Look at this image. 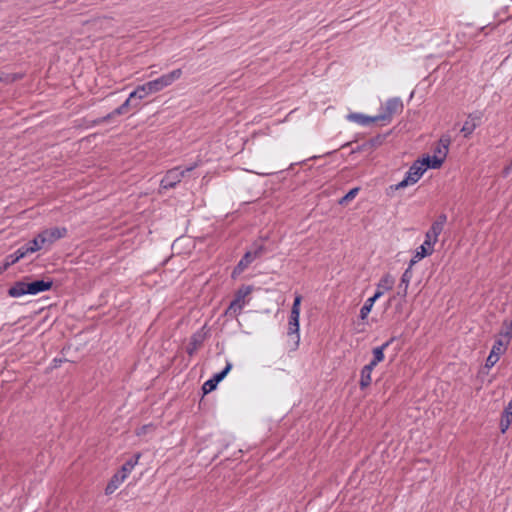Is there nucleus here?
<instances>
[{"label":"nucleus","mask_w":512,"mask_h":512,"mask_svg":"<svg viewBox=\"0 0 512 512\" xmlns=\"http://www.w3.org/2000/svg\"><path fill=\"white\" fill-rule=\"evenodd\" d=\"M40 236L39 234H37L32 240H30L29 242H27L26 244H24L22 247V249L25 251V254L28 255V254H32L34 252H37L41 249H45L44 248V245L41 244L40 242Z\"/></svg>","instance_id":"nucleus-17"},{"label":"nucleus","mask_w":512,"mask_h":512,"mask_svg":"<svg viewBox=\"0 0 512 512\" xmlns=\"http://www.w3.org/2000/svg\"><path fill=\"white\" fill-rule=\"evenodd\" d=\"M420 162L425 163V170H427L428 168H433V169L440 168L441 165L443 164L444 160L439 158V156H437V155H433V156H427V157L423 158L422 160H420Z\"/></svg>","instance_id":"nucleus-22"},{"label":"nucleus","mask_w":512,"mask_h":512,"mask_svg":"<svg viewBox=\"0 0 512 512\" xmlns=\"http://www.w3.org/2000/svg\"><path fill=\"white\" fill-rule=\"evenodd\" d=\"M20 78H21V77H20L19 75H16V74H15V75H12L11 77H10V76H8L7 78H3V77H1V76H0V82H2V81H5V82H13V81L18 80V79H20Z\"/></svg>","instance_id":"nucleus-36"},{"label":"nucleus","mask_w":512,"mask_h":512,"mask_svg":"<svg viewBox=\"0 0 512 512\" xmlns=\"http://www.w3.org/2000/svg\"><path fill=\"white\" fill-rule=\"evenodd\" d=\"M263 251V246H259L254 251L246 252L234 268L232 277L235 278L237 275H240L255 259L262 255Z\"/></svg>","instance_id":"nucleus-8"},{"label":"nucleus","mask_w":512,"mask_h":512,"mask_svg":"<svg viewBox=\"0 0 512 512\" xmlns=\"http://www.w3.org/2000/svg\"><path fill=\"white\" fill-rule=\"evenodd\" d=\"M202 343H203V338H202L201 334H199V333L193 334L191 336L189 345L187 347V353L189 355H193L197 351V349L202 345Z\"/></svg>","instance_id":"nucleus-24"},{"label":"nucleus","mask_w":512,"mask_h":512,"mask_svg":"<svg viewBox=\"0 0 512 512\" xmlns=\"http://www.w3.org/2000/svg\"><path fill=\"white\" fill-rule=\"evenodd\" d=\"M25 256H27V255L25 254V251L22 249V247L18 248L14 253L9 254L6 257V262H5V265H4V269H6L9 266L17 263L20 259L24 258Z\"/></svg>","instance_id":"nucleus-23"},{"label":"nucleus","mask_w":512,"mask_h":512,"mask_svg":"<svg viewBox=\"0 0 512 512\" xmlns=\"http://www.w3.org/2000/svg\"><path fill=\"white\" fill-rule=\"evenodd\" d=\"M252 292L251 286H242L240 287L236 293L233 300L243 304L245 306V298Z\"/></svg>","instance_id":"nucleus-26"},{"label":"nucleus","mask_w":512,"mask_h":512,"mask_svg":"<svg viewBox=\"0 0 512 512\" xmlns=\"http://www.w3.org/2000/svg\"><path fill=\"white\" fill-rule=\"evenodd\" d=\"M67 235L65 227H52L44 229L39 233L40 242L44 245L45 249L51 247L57 240L64 238Z\"/></svg>","instance_id":"nucleus-7"},{"label":"nucleus","mask_w":512,"mask_h":512,"mask_svg":"<svg viewBox=\"0 0 512 512\" xmlns=\"http://www.w3.org/2000/svg\"><path fill=\"white\" fill-rule=\"evenodd\" d=\"M511 423H512V420L501 416V420H500V430H501V432L505 433L508 430V428L511 425Z\"/></svg>","instance_id":"nucleus-34"},{"label":"nucleus","mask_w":512,"mask_h":512,"mask_svg":"<svg viewBox=\"0 0 512 512\" xmlns=\"http://www.w3.org/2000/svg\"><path fill=\"white\" fill-rule=\"evenodd\" d=\"M403 110V102L399 97L390 98L385 105L381 107V113L377 116L378 121L389 124L394 115L401 113Z\"/></svg>","instance_id":"nucleus-4"},{"label":"nucleus","mask_w":512,"mask_h":512,"mask_svg":"<svg viewBox=\"0 0 512 512\" xmlns=\"http://www.w3.org/2000/svg\"><path fill=\"white\" fill-rule=\"evenodd\" d=\"M302 296L296 295L290 316H289V322H288V335L289 336H295L296 343L299 342L300 334H299V319H300V306H301Z\"/></svg>","instance_id":"nucleus-6"},{"label":"nucleus","mask_w":512,"mask_h":512,"mask_svg":"<svg viewBox=\"0 0 512 512\" xmlns=\"http://www.w3.org/2000/svg\"><path fill=\"white\" fill-rule=\"evenodd\" d=\"M155 429H156L155 425H153L151 423L145 424L136 430V435L144 436L146 434L154 432Z\"/></svg>","instance_id":"nucleus-30"},{"label":"nucleus","mask_w":512,"mask_h":512,"mask_svg":"<svg viewBox=\"0 0 512 512\" xmlns=\"http://www.w3.org/2000/svg\"><path fill=\"white\" fill-rule=\"evenodd\" d=\"M125 481V478L120 475L118 472L115 473L111 480L109 481V483L107 484L106 488H105V493L107 495H110L112 494L114 491H116V489H118V487Z\"/></svg>","instance_id":"nucleus-21"},{"label":"nucleus","mask_w":512,"mask_h":512,"mask_svg":"<svg viewBox=\"0 0 512 512\" xmlns=\"http://www.w3.org/2000/svg\"><path fill=\"white\" fill-rule=\"evenodd\" d=\"M498 360H499V356L490 353L486 359L485 366L487 368H492L498 362Z\"/></svg>","instance_id":"nucleus-33"},{"label":"nucleus","mask_w":512,"mask_h":512,"mask_svg":"<svg viewBox=\"0 0 512 512\" xmlns=\"http://www.w3.org/2000/svg\"><path fill=\"white\" fill-rule=\"evenodd\" d=\"M511 172H512V159H511V163L507 167L504 168L503 174H504V176H508Z\"/></svg>","instance_id":"nucleus-37"},{"label":"nucleus","mask_w":512,"mask_h":512,"mask_svg":"<svg viewBox=\"0 0 512 512\" xmlns=\"http://www.w3.org/2000/svg\"><path fill=\"white\" fill-rule=\"evenodd\" d=\"M141 457L140 453L134 454L130 459H128L120 468L118 473L122 475L125 479L130 475L132 470L138 464V461Z\"/></svg>","instance_id":"nucleus-14"},{"label":"nucleus","mask_w":512,"mask_h":512,"mask_svg":"<svg viewBox=\"0 0 512 512\" xmlns=\"http://www.w3.org/2000/svg\"><path fill=\"white\" fill-rule=\"evenodd\" d=\"M482 120V113L481 112H474L470 113L464 122L462 128L460 129V132L465 138L470 137L475 129L481 124Z\"/></svg>","instance_id":"nucleus-9"},{"label":"nucleus","mask_w":512,"mask_h":512,"mask_svg":"<svg viewBox=\"0 0 512 512\" xmlns=\"http://www.w3.org/2000/svg\"><path fill=\"white\" fill-rule=\"evenodd\" d=\"M447 222V216L445 214H440L436 220L432 223L430 229L428 230L433 237H439L442 233L444 226Z\"/></svg>","instance_id":"nucleus-15"},{"label":"nucleus","mask_w":512,"mask_h":512,"mask_svg":"<svg viewBox=\"0 0 512 512\" xmlns=\"http://www.w3.org/2000/svg\"><path fill=\"white\" fill-rule=\"evenodd\" d=\"M244 308V305L233 300L230 305L228 306L227 310H226V314H229V315H239L242 311V309Z\"/></svg>","instance_id":"nucleus-27"},{"label":"nucleus","mask_w":512,"mask_h":512,"mask_svg":"<svg viewBox=\"0 0 512 512\" xmlns=\"http://www.w3.org/2000/svg\"><path fill=\"white\" fill-rule=\"evenodd\" d=\"M506 345L507 344L504 343L502 340H496L492 346L490 353L500 357V355L505 351Z\"/></svg>","instance_id":"nucleus-28"},{"label":"nucleus","mask_w":512,"mask_h":512,"mask_svg":"<svg viewBox=\"0 0 512 512\" xmlns=\"http://www.w3.org/2000/svg\"><path fill=\"white\" fill-rule=\"evenodd\" d=\"M394 284L395 280L392 275H383L376 285V291L374 293L375 298L379 299L385 292L391 290Z\"/></svg>","instance_id":"nucleus-11"},{"label":"nucleus","mask_w":512,"mask_h":512,"mask_svg":"<svg viewBox=\"0 0 512 512\" xmlns=\"http://www.w3.org/2000/svg\"><path fill=\"white\" fill-rule=\"evenodd\" d=\"M434 249L431 248V246L427 247L426 244L422 243L417 249L410 260V264L414 265L415 263L419 262L421 259H423L426 256H429L433 253Z\"/></svg>","instance_id":"nucleus-18"},{"label":"nucleus","mask_w":512,"mask_h":512,"mask_svg":"<svg viewBox=\"0 0 512 512\" xmlns=\"http://www.w3.org/2000/svg\"><path fill=\"white\" fill-rule=\"evenodd\" d=\"M182 76L181 69H175L167 74L160 76L157 79L148 81L142 85L136 87L133 90L128 98L116 109H114L111 113H108L105 116L98 117V126L104 123L116 122L115 118L121 115H126L131 111L139 109L141 105V101L147 98L149 95L153 93H157L164 88L170 86L176 80H178Z\"/></svg>","instance_id":"nucleus-1"},{"label":"nucleus","mask_w":512,"mask_h":512,"mask_svg":"<svg viewBox=\"0 0 512 512\" xmlns=\"http://www.w3.org/2000/svg\"><path fill=\"white\" fill-rule=\"evenodd\" d=\"M347 120L361 126H368L371 123L378 122L377 116H367L362 113H350L347 115Z\"/></svg>","instance_id":"nucleus-12"},{"label":"nucleus","mask_w":512,"mask_h":512,"mask_svg":"<svg viewBox=\"0 0 512 512\" xmlns=\"http://www.w3.org/2000/svg\"><path fill=\"white\" fill-rule=\"evenodd\" d=\"M359 192V188L356 187V188H353L351 189L348 193H346L340 200H339V204L340 205H345L347 204L349 201L353 200L356 195L358 194Z\"/></svg>","instance_id":"nucleus-29"},{"label":"nucleus","mask_w":512,"mask_h":512,"mask_svg":"<svg viewBox=\"0 0 512 512\" xmlns=\"http://www.w3.org/2000/svg\"><path fill=\"white\" fill-rule=\"evenodd\" d=\"M374 368L375 367L370 364H367L362 368L360 375V387L362 389L368 387L371 384V373Z\"/></svg>","instance_id":"nucleus-20"},{"label":"nucleus","mask_w":512,"mask_h":512,"mask_svg":"<svg viewBox=\"0 0 512 512\" xmlns=\"http://www.w3.org/2000/svg\"><path fill=\"white\" fill-rule=\"evenodd\" d=\"M53 282L51 280H36L33 282L17 281L9 289L8 295L13 298H19L24 295H37L51 289Z\"/></svg>","instance_id":"nucleus-2"},{"label":"nucleus","mask_w":512,"mask_h":512,"mask_svg":"<svg viewBox=\"0 0 512 512\" xmlns=\"http://www.w3.org/2000/svg\"><path fill=\"white\" fill-rule=\"evenodd\" d=\"M392 340L385 342L379 347L373 349V359L369 362L370 365L376 367L378 363L384 360V350L390 345Z\"/></svg>","instance_id":"nucleus-19"},{"label":"nucleus","mask_w":512,"mask_h":512,"mask_svg":"<svg viewBox=\"0 0 512 512\" xmlns=\"http://www.w3.org/2000/svg\"><path fill=\"white\" fill-rule=\"evenodd\" d=\"M412 266L411 264H409V267L403 272L402 276H401V280H400V283H399V286H398V294H400L402 297H406L407 295V291H408V287H409V283L412 279Z\"/></svg>","instance_id":"nucleus-13"},{"label":"nucleus","mask_w":512,"mask_h":512,"mask_svg":"<svg viewBox=\"0 0 512 512\" xmlns=\"http://www.w3.org/2000/svg\"><path fill=\"white\" fill-rule=\"evenodd\" d=\"M501 416L512 420V399L509 401L507 406L504 408Z\"/></svg>","instance_id":"nucleus-35"},{"label":"nucleus","mask_w":512,"mask_h":512,"mask_svg":"<svg viewBox=\"0 0 512 512\" xmlns=\"http://www.w3.org/2000/svg\"><path fill=\"white\" fill-rule=\"evenodd\" d=\"M231 368H232V364L227 363V365L225 366V368L222 371L216 373L212 378L205 381L202 386L203 393L208 394V393L212 392L214 389H216L218 383L221 382L226 377V375L229 373Z\"/></svg>","instance_id":"nucleus-10"},{"label":"nucleus","mask_w":512,"mask_h":512,"mask_svg":"<svg viewBox=\"0 0 512 512\" xmlns=\"http://www.w3.org/2000/svg\"><path fill=\"white\" fill-rule=\"evenodd\" d=\"M501 335L507 339L506 344H508L512 338V320L506 325L505 331Z\"/></svg>","instance_id":"nucleus-32"},{"label":"nucleus","mask_w":512,"mask_h":512,"mask_svg":"<svg viewBox=\"0 0 512 512\" xmlns=\"http://www.w3.org/2000/svg\"><path fill=\"white\" fill-rule=\"evenodd\" d=\"M53 362H54V367H58L60 365V363L62 362V360L54 359Z\"/></svg>","instance_id":"nucleus-38"},{"label":"nucleus","mask_w":512,"mask_h":512,"mask_svg":"<svg viewBox=\"0 0 512 512\" xmlns=\"http://www.w3.org/2000/svg\"><path fill=\"white\" fill-rule=\"evenodd\" d=\"M437 241H438L437 237H433V235L429 231L426 232L425 240L423 243L426 244L427 247L431 246V248L434 249V245L436 244Z\"/></svg>","instance_id":"nucleus-31"},{"label":"nucleus","mask_w":512,"mask_h":512,"mask_svg":"<svg viewBox=\"0 0 512 512\" xmlns=\"http://www.w3.org/2000/svg\"><path fill=\"white\" fill-rule=\"evenodd\" d=\"M425 171V163H421L420 160H417L406 172L404 179L397 183L395 186H391V188L399 190L409 185H413L419 181Z\"/></svg>","instance_id":"nucleus-5"},{"label":"nucleus","mask_w":512,"mask_h":512,"mask_svg":"<svg viewBox=\"0 0 512 512\" xmlns=\"http://www.w3.org/2000/svg\"><path fill=\"white\" fill-rule=\"evenodd\" d=\"M376 300H378V298H375V296L373 295L372 297L368 298L365 301L364 305L360 309V318L362 320L368 317Z\"/></svg>","instance_id":"nucleus-25"},{"label":"nucleus","mask_w":512,"mask_h":512,"mask_svg":"<svg viewBox=\"0 0 512 512\" xmlns=\"http://www.w3.org/2000/svg\"><path fill=\"white\" fill-rule=\"evenodd\" d=\"M197 166L198 164L194 163L186 168L177 166L168 170L160 182V187L165 190L174 188L188 172L193 171Z\"/></svg>","instance_id":"nucleus-3"},{"label":"nucleus","mask_w":512,"mask_h":512,"mask_svg":"<svg viewBox=\"0 0 512 512\" xmlns=\"http://www.w3.org/2000/svg\"><path fill=\"white\" fill-rule=\"evenodd\" d=\"M451 143V139L448 135H443L438 143L437 148L435 149V155L439 156V158L445 160L446 155L448 153L449 145Z\"/></svg>","instance_id":"nucleus-16"}]
</instances>
